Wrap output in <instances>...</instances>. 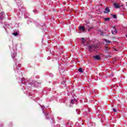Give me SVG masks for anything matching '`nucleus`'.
<instances>
[{
  "label": "nucleus",
  "mask_w": 127,
  "mask_h": 127,
  "mask_svg": "<svg viewBox=\"0 0 127 127\" xmlns=\"http://www.w3.org/2000/svg\"><path fill=\"white\" fill-rule=\"evenodd\" d=\"M13 35L14 36H17V35H18V33H17V32H14L13 33Z\"/></svg>",
  "instance_id": "6e6552de"
},
{
  "label": "nucleus",
  "mask_w": 127,
  "mask_h": 127,
  "mask_svg": "<svg viewBox=\"0 0 127 127\" xmlns=\"http://www.w3.org/2000/svg\"><path fill=\"white\" fill-rule=\"evenodd\" d=\"M81 39H82V40H85V39H84V38H82Z\"/></svg>",
  "instance_id": "6ab92c4d"
},
{
  "label": "nucleus",
  "mask_w": 127,
  "mask_h": 127,
  "mask_svg": "<svg viewBox=\"0 0 127 127\" xmlns=\"http://www.w3.org/2000/svg\"><path fill=\"white\" fill-rule=\"evenodd\" d=\"M105 50L108 51V50H110V48L108 47V46H105Z\"/></svg>",
  "instance_id": "9b49d317"
},
{
  "label": "nucleus",
  "mask_w": 127,
  "mask_h": 127,
  "mask_svg": "<svg viewBox=\"0 0 127 127\" xmlns=\"http://www.w3.org/2000/svg\"><path fill=\"white\" fill-rule=\"evenodd\" d=\"M113 111H114V113H117L118 112V110L116 109H113Z\"/></svg>",
  "instance_id": "4468645a"
},
{
  "label": "nucleus",
  "mask_w": 127,
  "mask_h": 127,
  "mask_svg": "<svg viewBox=\"0 0 127 127\" xmlns=\"http://www.w3.org/2000/svg\"><path fill=\"white\" fill-rule=\"evenodd\" d=\"M110 9L109 8V7H107L105 8V11H104V13H109V12H110Z\"/></svg>",
  "instance_id": "7ed1b4c3"
},
{
  "label": "nucleus",
  "mask_w": 127,
  "mask_h": 127,
  "mask_svg": "<svg viewBox=\"0 0 127 127\" xmlns=\"http://www.w3.org/2000/svg\"><path fill=\"white\" fill-rule=\"evenodd\" d=\"M93 58L96 60H101V57L99 55L94 56Z\"/></svg>",
  "instance_id": "f03ea898"
},
{
  "label": "nucleus",
  "mask_w": 127,
  "mask_h": 127,
  "mask_svg": "<svg viewBox=\"0 0 127 127\" xmlns=\"http://www.w3.org/2000/svg\"><path fill=\"white\" fill-rule=\"evenodd\" d=\"M113 29L114 30L115 33H118V31H117V29L115 26L113 27Z\"/></svg>",
  "instance_id": "0eeeda50"
},
{
  "label": "nucleus",
  "mask_w": 127,
  "mask_h": 127,
  "mask_svg": "<svg viewBox=\"0 0 127 127\" xmlns=\"http://www.w3.org/2000/svg\"><path fill=\"white\" fill-rule=\"evenodd\" d=\"M88 47L90 52H93V51H95L97 49V45H90L88 46Z\"/></svg>",
  "instance_id": "f257e3e1"
},
{
  "label": "nucleus",
  "mask_w": 127,
  "mask_h": 127,
  "mask_svg": "<svg viewBox=\"0 0 127 127\" xmlns=\"http://www.w3.org/2000/svg\"><path fill=\"white\" fill-rule=\"evenodd\" d=\"M92 28H93V27H89L88 31H89V30H90L91 29H92Z\"/></svg>",
  "instance_id": "2eb2a0df"
},
{
  "label": "nucleus",
  "mask_w": 127,
  "mask_h": 127,
  "mask_svg": "<svg viewBox=\"0 0 127 127\" xmlns=\"http://www.w3.org/2000/svg\"><path fill=\"white\" fill-rule=\"evenodd\" d=\"M110 17L105 18V21H108V20H110Z\"/></svg>",
  "instance_id": "ddd939ff"
},
{
  "label": "nucleus",
  "mask_w": 127,
  "mask_h": 127,
  "mask_svg": "<svg viewBox=\"0 0 127 127\" xmlns=\"http://www.w3.org/2000/svg\"><path fill=\"white\" fill-rule=\"evenodd\" d=\"M75 101H76V99H71L70 103L72 104V105H74V104H75Z\"/></svg>",
  "instance_id": "423d86ee"
},
{
  "label": "nucleus",
  "mask_w": 127,
  "mask_h": 127,
  "mask_svg": "<svg viewBox=\"0 0 127 127\" xmlns=\"http://www.w3.org/2000/svg\"><path fill=\"white\" fill-rule=\"evenodd\" d=\"M101 35H104V32H102V31H101Z\"/></svg>",
  "instance_id": "dca6fc26"
},
{
  "label": "nucleus",
  "mask_w": 127,
  "mask_h": 127,
  "mask_svg": "<svg viewBox=\"0 0 127 127\" xmlns=\"http://www.w3.org/2000/svg\"><path fill=\"white\" fill-rule=\"evenodd\" d=\"M105 41L106 42V43H107V44H109V43H111V41H110V40L105 39Z\"/></svg>",
  "instance_id": "9d476101"
},
{
  "label": "nucleus",
  "mask_w": 127,
  "mask_h": 127,
  "mask_svg": "<svg viewBox=\"0 0 127 127\" xmlns=\"http://www.w3.org/2000/svg\"><path fill=\"white\" fill-rule=\"evenodd\" d=\"M79 30H82V31H85V27L81 26L79 27Z\"/></svg>",
  "instance_id": "20e7f679"
},
{
  "label": "nucleus",
  "mask_w": 127,
  "mask_h": 127,
  "mask_svg": "<svg viewBox=\"0 0 127 127\" xmlns=\"http://www.w3.org/2000/svg\"><path fill=\"white\" fill-rule=\"evenodd\" d=\"M126 37L127 38V35H126Z\"/></svg>",
  "instance_id": "412c9836"
},
{
  "label": "nucleus",
  "mask_w": 127,
  "mask_h": 127,
  "mask_svg": "<svg viewBox=\"0 0 127 127\" xmlns=\"http://www.w3.org/2000/svg\"><path fill=\"white\" fill-rule=\"evenodd\" d=\"M111 32H112V34H114V31L112 30Z\"/></svg>",
  "instance_id": "f3484780"
},
{
  "label": "nucleus",
  "mask_w": 127,
  "mask_h": 127,
  "mask_svg": "<svg viewBox=\"0 0 127 127\" xmlns=\"http://www.w3.org/2000/svg\"><path fill=\"white\" fill-rule=\"evenodd\" d=\"M123 5H121V6H123Z\"/></svg>",
  "instance_id": "4be33fe9"
},
{
  "label": "nucleus",
  "mask_w": 127,
  "mask_h": 127,
  "mask_svg": "<svg viewBox=\"0 0 127 127\" xmlns=\"http://www.w3.org/2000/svg\"><path fill=\"white\" fill-rule=\"evenodd\" d=\"M78 71L79 72H80V73H83V68H82L81 67L79 68L78 69Z\"/></svg>",
  "instance_id": "1a4fd4ad"
},
{
  "label": "nucleus",
  "mask_w": 127,
  "mask_h": 127,
  "mask_svg": "<svg viewBox=\"0 0 127 127\" xmlns=\"http://www.w3.org/2000/svg\"><path fill=\"white\" fill-rule=\"evenodd\" d=\"M114 5L115 8H120V5H119V4L114 3Z\"/></svg>",
  "instance_id": "39448f33"
},
{
  "label": "nucleus",
  "mask_w": 127,
  "mask_h": 127,
  "mask_svg": "<svg viewBox=\"0 0 127 127\" xmlns=\"http://www.w3.org/2000/svg\"><path fill=\"white\" fill-rule=\"evenodd\" d=\"M82 43H85V41L84 40L82 41Z\"/></svg>",
  "instance_id": "a211bd4d"
},
{
  "label": "nucleus",
  "mask_w": 127,
  "mask_h": 127,
  "mask_svg": "<svg viewBox=\"0 0 127 127\" xmlns=\"http://www.w3.org/2000/svg\"><path fill=\"white\" fill-rule=\"evenodd\" d=\"M18 2V3L20 2V0H19Z\"/></svg>",
  "instance_id": "aec40b11"
},
{
  "label": "nucleus",
  "mask_w": 127,
  "mask_h": 127,
  "mask_svg": "<svg viewBox=\"0 0 127 127\" xmlns=\"http://www.w3.org/2000/svg\"><path fill=\"white\" fill-rule=\"evenodd\" d=\"M113 18H115V19H117V15L113 14Z\"/></svg>",
  "instance_id": "f8f14e48"
}]
</instances>
